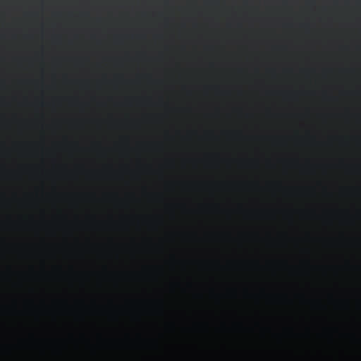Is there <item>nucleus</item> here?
Wrapping results in <instances>:
<instances>
[{"instance_id": "f03ea898", "label": "nucleus", "mask_w": 361, "mask_h": 361, "mask_svg": "<svg viewBox=\"0 0 361 361\" xmlns=\"http://www.w3.org/2000/svg\"><path fill=\"white\" fill-rule=\"evenodd\" d=\"M245 361H247V346H245Z\"/></svg>"}, {"instance_id": "7ed1b4c3", "label": "nucleus", "mask_w": 361, "mask_h": 361, "mask_svg": "<svg viewBox=\"0 0 361 361\" xmlns=\"http://www.w3.org/2000/svg\"><path fill=\"white\" fill-rule=\"evenodd\" d=\"M136 361H140V360H139V359H137V360H136Z\"/></svg>"}, {"instance_id": "f257e3e1", "label": "nucleus", "mask_w": 361, "mask_h": 361, "mask_svg": "<svg viewBox=\"0 0 361 361\" xmlns=\"http://www.w3.org/2000/svg\"><path fill=\"white\" fill-rule=\"evenodd\" d=\"M232 350L228 349L226 350V352L224 353V355H222V357H221V359L217 361H232Z\"/></svg>"}]
</instances>
